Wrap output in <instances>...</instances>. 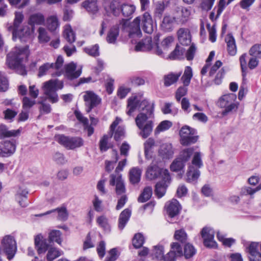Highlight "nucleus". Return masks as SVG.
<instances>
[{"instance_id": "1", "label": "nucleus", "mask_w": 261, "mask_h": 261, "mask_svg": "<svg viewBox=\"0 0 261 261\" xmlns=\"http://www.w3.org/2000/svg\"><path fill=\"white\" fill-rule=\"evenodd\" d=\"M139 106L140 110L145 113H139L135 119V122L140 130L139 135L143 139H146L152 132L153 122L148 119L153 115L154 103L150 105L147 100L144 99L141 101Z\"/></svg>"}, {"instance_id": "2", "label": "nucleus", "mask_w": 261, "mask_h": 261, "mask_svg": "<svg viewBox=\"0 0 261 261\" xmlns=\"http://www.w3.org/2000/svg\"><path fill=\"white\" fill-rule=\"evenodd\" d=\"M29 55L28 45L15 47L7 55L6 62L8 66L11 69L17 70L21 75H27V71L22 62L24 60H28Z\"/></svg>"}, {"instance_id": "3", "label": "nucleus", "mask_w": 261, "mask_h": 261, "mask_svg": "<svg viewBox=\"0 0 261 261\" xmlns=\"http://www.w3.org/2000/svg\"><path fill=\"white\" fill-rule=\"evenodd\" d=\"M63 87V82L58 79H51L44 83V93L47 96L49 101L54 103L59 101L57 91L62 89Z\"/></svg>"}, {"instance_id": "4", "label": "nucleus", "mask_w": 261, "mask_h": 261, "mask_svg": "<svg viewBox=\"0 0 261 261\" xmlns=\"http://www.w3.org/2000/svg\"><path fill=\"white\" fill-rule=\"evenodd\" d=\"M1 250L9 260L14 257L17 251V247L13 236L6 235L3 238L1 241Z\"/></svg>"}, {"instance_id": "5", "label": "nucleus", "mask_w": 261, "mask_h": 261, "mask_svg": "<svg viewBox=\"0 0 261 261\" xmlns=\"http://www.w3.org/2000/svg\"><path fill=\"white\" fill-rule=\"evenodd\" d=\"M55 139L60 144L68 149H74L84 145V140L81 137L65 136L64 135H58L55 136Z\"/></svg>"}, {"instance_id": "6", "label": "nucleus", "mask_w": 261, "mask_h": 261, "mask_svg": "<svg viewBox=\"0 0 261 261\" xmlns=\"http://www.w3.org/2000/svg\"><path fill=\"white\" fill-rule=\"evenodd\" d=\"M196 134L195 129L187 125L182 126L179 131L180 144L183 146H189L195 143L198 139Z\"/></svg>"}, {"instance_id": "7", "label": "nucleus", "mask_w": 261, "mask_h": 261, "mask_svg": "<svg viewBox=\"0 0 261 261\" xmlns=\"http://www.w3.org/2000/svg\"><path fill=\"white\" fill-rule=\"evenodd\" d=\"M171 181V178L168 170H164L161 180L155 185L154 193L158 198H161L165 195Z\"/></svg>"}, {"instance_id": "8", "label": "nucleus", "mask_w": 261, "mask_h": 261, "mask_svg": "<svg viewBox=\"0 0 261 261\" xmlns=\"http://www.w3.org/2000/svg\"><path fill=\"white\" fill-rule=\"evenodd\" d=\"M127 25V20L122 18L119 20L118 23L112 26L107 33L106 37L107 42L110 44L115 43L119 34L120 26L122 31H125Z\"/></svg>"}, {"instance_id": "9", "label": "nucleus", "mask_w": 261, "mask_h": 261, "mask_svg": "<svg viewBox=\"0 0 261 261\" xmlns=\"http://www.w3.org/2000/svg\"><path fill=\"white\" fill-rule=\"evenodd\" d=\"M17 142L16 140H5L0 142V156L8 158L16 151Z\"/></svg>"}, {"instance_id": "10", "label": "nucleus", "mask_w": 261, "mask_h": 261, "mask_svg": "<svg viewBox=\"0 0 261 261\" xmlns=\"http://www.w3.org/2000/svg\"><path fill=\"white\" fill-rule=\"evenodd\" d=\"M200 234L205 247L209 248L217 247V243L214 241L215 231L213 228L205 226L201 229Z\"/></svg>"}, {"instance_id": "11", "label": "nucleus", "mask_w": 261, "mask_h": 261, "mask_svg": "<svg viewBox=\"0 0 261 261\" xmlns=\"http://www.w3.org/2000/svg\"><path fill=\"white\" fill-rule=\"evenodd\" d=\"M87 108L86 112L90 113L92 110L101 102V98L92 91H86L83 96Z\"/></svg>"}, {"instance_id": "12", "label": "nucleus", "mask_w": 261, "mask_h": 261, "mask_svg": "<svg viewBox=\"0 0 261 261\" xmlns=\"http://www.w3.org/2000/svg\"><path fill=\"white\" fill-rule=\"evenodd\" d=\"M165 208L168 218L170 219L177 217L181 209V205L176 199H172L168 203H167Z\"/></svg>"}, {"instance_id": "13", "label": "nucleus", "mask_w": 261, "mask_h": 261, "mask_svg": "<svg viewBox=\"0 0 261 261\" xmlns=\"http://www.w3.org/2000/svg\"><path fill=\"white\" fill-rule=\"evenodd\" d=\"M34 245L38 255L44 254L49 249L48 241L41 234H38L35 237Z\"/></svg>"}, {"instance_id": "14", "label": "nucleus", "mask_w": 261, "mask_h": 261, "mask_svg": "<svg viewBox=\"0 0 261 261\" xmlns=\"http://www.w3.org/2000/svg\"><path fill=\"white\" fill-rule=\"evenodd\" d=\"M140 16L141 19V26L143 31L145 33L151 34L153 32V24L150 14L146 12L142 16Z\"/></svg>"}, {"instance_id": "15", "label": "nucleus", "mask_w": 261, "mask_h": 261, "mask_svg": "<svg viewBox=\"0 0 261 261\" xmlns=\"http://www.w3.org/2000/svg\"><path fill=\"white\" fill-rule=\"evenodd\" d=\"M177 35L178 41L182 45L188 46L192 44V37L189 29L180 28L177 32Z\"/></svg>"}, {"instance_id": "16", "label": "nucleus", "mask_w": 261, "mask_h": 261, "mask_svg": "<svg viewBox=\"0 0 261 261\" xmlns=\"http://www.w3.org/2000/svg\"><path fill=\"white\" fill-rule=\"evenodd\" d=\"M141 20L140 16H138L131 23H128L126 28L127 27L129 28L128 32L129 37H133L134 35H136L137 37L141 36L142 33L140 29Z\"/></svg>"}, {"instance_id": "17", "label": "nucleus", "mask_w": 261, "mask_h": 261, "mask_svg": "<svg viewBox=\"0 0 261 261\" xmlns=\"http://www.w3.org/2000/svg\"><path fill=\"white\" fill-rule=\"evenodd\" d=\"M110 184L111 186L116 185V193L117 195H121L125 192V188L121 176H116L114 174L110 175Z\"/></svg>"}, {"instance_id": "18", "label": "nucleus", "mask_w": 261, "mask_h": 261, "mask_svg": "<svg viewBox=\"0 0 261 261\" xmlns=\"http://www.w3.org/2000/svg\"><path fill=\"white\" fill-rule=\"evenodd\" d=\"M76 65L73 62H71L65 65V70L67 77L69 80H73L79 77L82 73L81 70H75Z\"/></svg>"}, {"instance_id": "19", "label": "nucleus", "mask_w": 261, "mask_h": 261, "mask_svg": "<svg viewBox=\"0 0 261 261\" xmlns=\"http://www.w3.org/2000/svg\"><path fill=\"white\" fill-rule=\"evenodd\" d=\"M153 48V44L151 38L147 37L141 41L138 42L135 46V50L137 51H149Z\"/></svg>"}, {"instance_id": "20", "label": "nucleus", "mask_w": 261, "mask_h": 261, "mask_svg": "<svg viewBox=\"0 0 261 261\" xmlns=\"http://www.w3.org/2000/svg\"><path fill=\"white\" fill-rule=\"evenodd\" d=\"M159 154L163 160L172 158L174 154L172 145L167 143L162 144L159 150Z\"/></svg>"}, {"instance_id": "21", "label": "nucleus", "mask_w": 261, "mask_h": 261, "mask_svg": "<svg viewBox=\"0 0 261 261\" xmlns=\"http://www.w3.org/2000/svg\"><path fill=\"white\" fill-rule=\"evenodd\" d=\"M164 171L156 165L150 166L146 173V177L150 180H153L158 178L160 175L162 176Z\"/></svg>"}, {"instance_id": "22", "label": "nucleus", "mask_w": 261, "mask_h": 261, "mask_svg": "<svg viewBox=\"0 0 261 261\" xmlns=\"http://www.w3.org/2000/svg\"><path fill=\"white\" fill-rule=\"evenodd\" d=\"M237 99V96L233 93H229L222 95L219 99L218 106L221 108H225L227 106L234 102Z\"/></svg>"}, {"instance_id": "23", "label": "nucleus", "mask_w": 261, "mask_h": 261, "mask_svg": "<svg viewBox=\"0 0 261 261\" xmlns=\"http://www.w3.org/2000/svg\"><path fill=\"white\" fill-rule=\"evenodd\" d=\"M227 44V50L230 56H233L237 54V46L235 39L231 33H228L225 38Z\"/></svg>"}, {"instance_id": "24", "label": "nucleus", "mask_w": 261, "mask_h": 261, "mask_svg": "<svg viewBox=\"0 0 261 261\" xmlns=\"http://www.w3.org/2000/svg\"><path fill=\"white\" fill-rule=\"evenodd\" d=\"M20 129L9 130L6 125L3 124L0 125V139L18 136L20 135Z\"/></svg>"}, {"instance_id": "25", "label": "nucleus", "mask_w": 261, "mask_h": 261, "mask_svg": "<svg viewBox=\"0 0 261 261\" xmlns=\"http://www.w3.org/2000/svg\"><path fill=\"white\" fill-rule=\"evenodd\" d=\"M200 176V171L192 166L189 167L186 174V181L190 183L195 184Z\"/></svg>"}, {"instance_id": "26", "label": "nucleus", "mask_w": 261, "mask_h": 261, "mask_svg": "<svg viewBox=\"0 0 261 261\" xmlns=\"http://www.w3.org/2000/svg\"><path fill=\"white\" fill-rule=\"evenodd\" d=\"M82 6L89 13L95 14L99 10L97 0H86L82 3Z\"/></svg>"}, {"instance_id": "27", "label": "nucleus", "mask_w": 261, "mask_h": 261, "mask_svg": "<svg viewBox=\"0 0 261 261\" xmlns=\"http://www.w3.org/2000/svg\"><path fill=\"white\" fill-rule=\"evenodd\" d=\"M131 213V210L129 208H125L121 212L118 219V228L120 230H122L124 228L130 217Z\"/></svg>"}, {"instance_id": "28", "label": "nucleus", "mask_w": 261, "mask_h": 261, "mask_svg": "<svg viewBox=\"0 0 261 261\" xmlns=\"http://www.w3.org/2000/svg\"><path fill=\"white\" fill-rule=\"evenodd\" d=\"M136 10V7L132 4L123 3L121 7L120 13L124 17H127V21L132 17V15Z\"/></svg>"}, {"instance_id": "29", "label": "nucleus", "mask_w": 261, "mask_h": 261, "mask_svg": "<svg viewBox=\"0 0 261 261\" xmlns=\"http://www.w3.org/2000/svg\"><path fill=\"white\" fill-rule=\"evenodd\" d=\"M55 212H58V216L57 219L61 221H66L68 218V213L66 210V208L65 207H58L55 209H53L48 211H47L46 212L40 214L39 216H42L50 214L52 213H54Z\"/></svg>"}, {"instance_id": "30", "label": "nucleus", "mask_w": 261, "mask_h": 261, "mask_svg": "<svg viewBox=\"0 0 261 261\" xmlns=\"http://www.w3.org/2000/svg\"><path fill=\"white\" fill-rule=\"evenodd\" d=\"M175 18L170 16H164L161 24L162 29L165 32H171L173 30Z\"/></svg>"}, {"instance_id": "31", "label": "nucleus", "mask_w": 261, "mask_h": 261, "mask_svg": "<svg viewBox=\"0 0 261 261\" xmlns=\"http://www.w3.org/2000/svg\"><path fill=\"white\" fill-rule=\"evenodd\" d=\"M185 51V48L177 44L174 49L169 54V58L172 60L184 59Z\"/></svg>"}, {"instance_id": "32", "label": "nucleus", "mask_w": 261, "mask_h": 261, "mask_svg": "<svg viewBox=\"0 0 261 261\" xmlns=\"http://www.w3.org/2000/svg\"><path fill=\"white\" fill-rule=\"evenodd\" d=\"M142 171L138 167L133 168L129 171V181L133 185L138 184L141 179Z\"/></svg>"}, {"instance_id": "33", "label": "nucleus", "mask_w": 261, "mask_h": 261, "mask_svg": "<svg viewBox=\"0 0 261 261\" xmlns=\"http://www.w3.org/2000/svg\"><path fill=\"white\" fill-rule=\"evenodd\" d=\"M151 255L153 259L162 261L164 255V247L162 245L154 246L152 250Z\"/></svg>"}, {"instance_id": "34", "label": "nucleus", "mask_w": 261, "mask_h": 261, "mask_svg": "<svg viewBox=\"0 0 261 261\" xmlns=\"http://www.w3.org/2000/svg\"><path fill=\"white\" fill-rule=\"evenodd\" d=\"M181 75V72L174 73L171 72L164 76V84L166 87H169L175 83Z\"/></svg>"}, {"instance_id": "35", "label": "nucleus", "mask_w": 261, "mask_h": 261, "mask_svg": "<svg viewBox=\"0 0 261 261\" xmlns=\"http://www.w3.org/2000/svg\"><path fill=\"white\" fill-rule=\"evenodd\" d=\"M193 152V148H186L182 150L176 158L186 164L191 159Z\"/></svg>"}, {"instance_id": "36", "label": "nucleus", "mask_w": 261, "mask_h": 261, "mask_svg": "<svg viewBox=\"0 0 261 261\" xmlns=\"http://www.w3.org/2000/svg\"><path fill=\"white\" fill-rule=\"evenodd\" d=\"M152 194V189L150 186L145 187L142 193L138 198V201L140 203H144L148 201L151 198Z\"/></svg>"}, {"instance_id": "37", "label": "nucleus", "mask_w": 261, "mask_h": 261, "mask_svg": "<svg viewBox=\"0 0 261 261\" xmlns=\"http://www.w3.org/2000/svg\"><path fill=\"white\" fill-rule=\"evenodd\" d=\"M96 223L104 231L110 232L111 231V226L109 223V220L104 215H101L96 218Z\"/></svg>"}, {"instance_id": "38", "label": "nucleus", "mask_w": 261, "mask_h": 261, "mask_svg": "<svg viewBox=\"0 0 261 261\" xmlns=\"http://www.w3.org/2000/svg\"><path fill=\"white\" fill-rule=\"evenodd\" d=\"M218 8L217 10V14L216 17H215V12L214 11L215 10V8L213 10V11H212L210 13V14L209 15L210 19L212 21H214L216 20L218 17L220 16L224 9H225L226 7V2L225 0H219V3L218 4Z\"/></svg>"}, {"instance_id": "39", "label": "nucleus", "mask_w": 261, "mask_h": 261, "mask_svg": "<svg viewBox=\"0 0 261 261\" xmlns=\"http://www.w3.org/2000/svg\"><path fill=\"white\" fill-rule=\"evenodd\" d=\"M193 76L192 69L190 66H186L181 80L185 86H188Z\"/></svg>"}, {"instance_id": "40", "label": "nucleus", "mask_w": 261, "mask_h": 261, "mask_svg": "<svg viewBox=\"0 0 261 261\" xmlns=\"http://www.w3.org/2000/svg\"><path fill=\"white\" fill-rule=\"evenodd\" d=\"M174 239L182 245L187 243L188 236L184 229H180L175 231Z\"/></svg>"}, {"instance_id": "41", "label": "nucleus", "mask_w": 261, "mask_h": 261, "mask_svg": "<svg viewBox=\"0 0 261 261\" xmlns=\"http://www.w3.org/2000/svg\"><path fill=\"white\" fill-rule=\"evenodd\" d=\"M45 21L44 16L41 13H35L30 16L29 20V23L31 25L35 24L40 25L44 23Z\"/></svg>"}, {"instance_id": "42", "label": "nucleus", "mask_w": 261, "mask_h": 261, "mask_svg": "<svg viewBox=\"0 0 261 261\" xmlns=\"http://www.w3.org/2000/svg\"><path fill=\"white\" fill-rule=\"evenodd\" d=\"M247 57V54L246 53H244L242 54L240 58L239 61L240 63V67L241 69L242 75L243 77V81H245L246 80V76L247 75L248 67L247 65V60L246 58Z\"/></svg>"}, {"instance_id": "43", "label": "nucleus", "mask_w": 261, "mask_h": 261, "mask_svg": "<svg viewBox=\"0 0 261 261\" xmlns=\"http://www.w3.org/2000/svg\"><path fill=\"white\" fill-rule=\"evenodd\" d=\"M186 164L182 162L177 158H176L170 165V168L173 172L182 171L181 175L184 173V168Z\"/></svg>"}, {"instance_id": "44", "label": "nucleus", "mask_w": 261, "mask_h": 261, "mask_svg": "<svg viewBox=\"0 0 261 261\" xmlns=\"http://www.w3.org/2000/svg\"><path fill=\"white\" fill-rule=\"evenodd\" d=\"M122 4L118 0H112L109 5L111 12L115 16H119L120 14Z\"/></svg>"}, {"instance_id": "45", "label": "nucleus", "mask_w": 261, "mask_h": 261, "mask_svg": "<svg viewBox=\"0 0 261 261\" xmlns=\"http://www.w3.org/2000/svg\"><path fill=\"white\" fill-rule=\"evenodd\" d=\"M172 254L175 255L177 258L183 256L182 247L178 242H172L170 244V250Z\"/></svg>"}, {"instance_id": "46", "label": "nucleus", "mask_w": 261, "mask_h": 261, "mask_svg": "<svg viewBox=\"0 0 261 261\" xmlns=\"http://www.w3.org/2000/svg\"><path fill=\"white\" fill-rule=\"evenodd\" d=\"M144 242L145 238L141 233H136L132 239L133 245L136 249L142 247Z\"/></svg>"}, {"instance_id": "47", "label": "nucleus", "mask_w": 261, "mask_h": 261, "mask_svg": "<svg viewBox=\"0 0 261 261\" xmlns=\"http://www.w3.org/2000/svg\"><path fill=\"white\" fill-rule=\"evenodd\" d=\"M138 106L139 100L137 96L129 98L127 101V108H128V110L126 112L127 114L130 116Z\"/></svg>"}, {"instance_id": "48", "label": "nucleus", "mask_w": 261, "mask_h": 261, "mask_svg": "<svg viewBox=\"0 0 261 261\" xmlns=\"http://www.w3.org/2000/svg\"><path fill=\"white\" fill-rule=\"evenodd\" d=\"M196 252L194 247L191 244L187 243L184 245L183 256L185 258L189 259L192 257Z\"/></svg>"}, {"instance_id": "49", "label": "nucleus", "mask_w": 261, "mask_h": 261, "mask_svg": "<svg viewBox=\"0 0 261 261\" xmlns=\"http://www.w3.org/2000/svg\"><path fill=\"white\" fill-rule=\"evenodd\" d=\"M47 29L50 32L55 31L59 26V21L56 16H51L47 20Z\"/></svg>"}, {"instance_id": "50", "label": "nucleus", "mask_w": 261, "mask_h": 261, "mask_svg": "<svg viewBox=\"0 0 261 261\" xmlns=\"http://www.w3.org/2000/svg\"><path fill=\"white\" fill-rule=\"evenodd\" d=\"M61 232L60 230H53L51 231L48 235L49 243H52L54 242H57L59 244H61L62 240L61 238Z\"/></svg>"}, {"instance_id": "51", "label": "nucleus", "mask_w": 261, "mask_h": 261, "mask_svg": "<svg viewBox=\"0 0 261 261\" xmlns=\"http://www.w3.org/2000/svg\"><path fill=\"white\" fill-rule=\"evenodd\" d=\"M109 137L108 135H104L99 141V147L101 152L107 151L111 146L109 145Z\"/></svg>"}, {"instance_id": "52", "label": "nucleus", "mask_w": 261, "mask_h": 261, "mask_svg": "<svg viewBox=\"0 0 261 261\" xmlns=\"http://www.w3.org/2000/svg\"><path fill=\"white\" fill-rule=\"evenodd\" d=\"M63 35L65 39L70 44L73 43L75 41V34L70 27L65 29Z\"/></svg>"}, {"instance_id": "53", "label": "nucleus", "mask_w": 261, "mask_h": 261, "mask_svg": "<svg viewBox=\"0 0 261 261\" xmlns=\"http://www.w3.org/2000/svg\"><path fill=\"white\" fill-rule=\"evenodd\" d=\"M61 255V252L55 248H50L46 254V260L47 261H53Z\"/></svg>"}, {"instance_id": "54", "label": "nucleus", "mask_w": 261, "mask_h": 261, "mask_svg": "<svg viewBox=\"0 0 261 261\" xmlns=\"http://www.w3.org/2000/svg\"><path fill=\"white\" fill-rule=\"evenodd\" d=\"M165 9V5L164 2H159L156 4L154 12V16L159 19H161Z\"/></svg>"}, {"instance_id": "55", "label": "nucleus", "mask_w": 261, "mask_h": 261, "mask_svg": "<svg viewBox=\"0 0 261 261\" xmlns=\"http://www.w3.org/2000/svg\"><path fill=\"white\" fill-rule=\"evenodd\" d=\"M38 40L41 43L48 42L50 40V37L47 35L46 30L42 27L38 29Z\"/></svg>"}, {"instance_id": "56", "label": "nucleus", "mask_w": 261, "mask_h": 261, "mask_svg": "<svg viewBox=\"0 0 261 261\" xmlns=\"http://www.w3.org/2000/svg\"><path fill=\"white\" fill-rule=\"evenodd\" d=\"M84 51L86 54L93 57H96L99 56V45L97 44L85 47Z\"/></svg>"}, {"instance_id": "57", "label": "nucleus", "mask_w": 261, "mask_h": 261, "mask_svg": "<svg viewBox=\"0 0 261 261\" xmlns=\"http://www.w3.org/2000/svg\"><path fill=\"white\" fill-rule=\"evenodd\" d=\"M249 54L252 57L261 59V43L253 45L250 48Z\"/></svg>"}, {"instance_id": "58", "label": "nucleus", "mask_w": 261, "mask_h": 261, "mask_svg": "<svg viewBox=\"0 0 261 261\" xmlns=\"http://www.w3.org/2000/svg\"><path fill=\"white\" fill-rule=\"evenodd\" d=\"M38 103L41 106L39 108V113L40 115L47 114L51 112V108L49 104L46 103L43 101H38Z\"/></svg>"}, {"instance_id": "59", "label": "nucleus", "mask_w": 261, "mask_h": 261, "mask_svg": "<svg viewBox=\"0 0 261 261\" xmlns=\"http://www.w3.org/2000/svg\"><path fill=\"white\" fill-rule=\"evenodd\" d=\"M238 107L239 103L238 102H236L235 101L231 104L225 108L222 111L221 114L223 116H225L230 113H233V112H236L238 109Z\"/></svg>"}, {"instance_id": "60", "label": "nucleus", "mask_w": 261, "mask_h": 261, "mask_svg": "<svg viewBox=\"0 0 261 261\" xmlns=\"http://www.w3.org/2000/svg\"><path fill=\"white\" fill-rule=\"evenodd\" d=\"M258 186L255 188H252L248 186H244L241 189L240 194L241 196L250 195V196H252L255 193L259 190H258Z\"/></svg>"}, {"instance_id": "61", "label": "nucleus", "mask_w": 261, "mask_h": 261, "mask_svg": "<svg viewBox=\"0 0 261 261\" xmlns=\"http://www.w3.org/2000/svg\"><path fill=\"white\" fill-rule=\"evenodd\" d=\"M172 126V123L168 120L162 121L155 129L154 134H157L160 132L168 129Z\"/></svg>"}, {"instance_id": "62", "label": "nucleus", "mask_w": 261, "mask_h": 261, "mask_svg": "<svg viewBox=\"0 0 261 261\" xmlns=\"http://www.w3.org/2000/svg\"><path fill=\"white\" fill-rule=\"evenodd\" d=\"M196 50L197 48L195 44L194 43H192L187 50L186 53H185L186 58L188 61H192L193 60Z\"/></svg>"}, {"instance_id": "63", "label": "nucleus", "mask_w": 261, "mask_h": 261, "mask_svg": "<svg viewBox=\"0 0 261 261\" xmlns=\"http://www.w3.org/2000/svg\"><path fill=\"white\" fill-rule=\"evenodd\" d=\"M12 6L21 9L23 8L29 4L30 0H8Z\"/></svg>"}, {"instance_id": "64", "label": "nucleus", "mask_w": 261, "mask_h": 261, "mask_svg": "<svg viewBox=\"0 0 261 261\" xmlns=\"http://www.w3.org/2000/svg\"><path fill=\"white\" fill-rule=\"evenodd\" d=\"M114 139L116 142L120 141L125 136L124 128L121 126H119L116 131L114 132Z\"/></svg>"}]
</instances>
